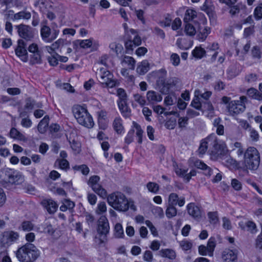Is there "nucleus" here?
I'll use <instances>...</instances> for the list:
<instances>
[{
    "label": "nucleus",
    "mask_w": 262,
    "mask_h": 262,
    "mask_svg": "<svg viewBox=\"0 0 262 262\" xmlns=\"http://www.w3.org/2000/svg\"><path fill=\"white\" fill-rule=\"evenodd\" d=\"M198 151L200 156L207 151L212 160L217 161L226 156L228 150L226 144L212 133L201 140Z\"/></svg>",
    "instance_id": "f257e3e1"
},
{
    "label": "nucleus",
    "mask_w": 262,
    "mask_h": 262,
    "mask_svg": "<svg viewBox=\"0 0 262 262\" xmlns=\"http://www.w3.org/2000/svg\"><path fill=\"white\" fill-rule=\"evenodd\" d=\"M108 204L114 209L121 212H125L130 208L135 211L137 210L134 202L128 200L124 194L116 191L109 194L107 197Z\"/></svg>",
    "instance_id": "f03ea898"
},
{
    "label": "nucleus",
    "mask_w": 262,
    "mask_h": 262,
    "mask_svg": "<svg viewBox=\"0 0 262 262\" xmlns=\"http://www.w3.org/2000/svg\"><path fill=\"white\" fill-rule=\"evenodd\" d=\"M39 255V250L31 243L22 246L16 252V257L20 262H34Z\"/></svg>",
    "instance_id": "7ed1b4c3"
},
{
    "label": "nucleus",
    "mask_w": 262,
    "mask_h": 262,
    "mask_svg": "<svg viewBox=\"0 0 262 262\" xmlns=\"http://www.w3.org/2000/svg\"><path fill=\"white\" fill-rule=\"evenodd\" d=\"M72 112L77 122L88 128L94 126V122L92 115L89 113L85 105H75L73 107Z\"/></svg>",
    "instance_id": "20e7f679"
},
{
    "label": "nucleus",
    "mask_w": 262,
    "mask_h": 262,
    "mask_svg": "<svg viewBox=\"0 0 262 262\" xmlns=\"http://www.w3.org/2000/svg\"><path fill=\"white\" fill-rule=\"evenodd\" d=\"M178 78L172 77L166 79L163 77H159L157 80V84L160 92L164 95L172 93L179 82Z\"/></svg>",
    "instance_id": "39448f33"
},
{
    "label": "nucleus",
    "mask_w": 262,
    "mask_h": 262,
    "mask_svg": "<svg viewBox=\"0 0 262 262\" xmlns=\"http://www.w3.org/2000/svg\"><path fill=\"white\" fill-rule=\"evenodd\" d=\"M117 96L118 97L117 101L118 108L122 116L126 118L130 116L131 112L127 104V94L123 88H118Z\"/></svg>",
    "instance_id": "423d86ee"
},
{
    "label": "nucleus",
    "mask_w": 262,
    "mask_h": 262,
    "mask_svg": "<svg viewBox=\"0 0 262 262\" xmlns=\"http://www.w3.org/2000/svg\"><path fill=\"white\" fill-rule=\"evenodd\" d=\"M1 177L6 182L14 185H19L25 180L24 177L20 172L10 168L4 169Z\"/></svg>",
    "instance_id": "0eeeda50"
},
{
    "label": "nucleus",
    "mask_w": 262,
    "mask_h": 262,
    "mask_svg": "<svg viewBox=\"0 0 262 262\" xmlns=\"http://www.w3.org/2000/svg\"><path fill=\"white\" fill-rule=\"evenodd\" d=\"M184 23H189L192 21L195 24V26L198 24L197 22L201 21V24L207 25V20L203 13H197L196 11L193 9L188 8L185 11L184 16L183 18Z\"/></svg>",
    "instance_id": "6e6552de"
},
{
    "label": "nucleus",
    "mask_w": 262,
    "mask_h": 262,
    "mask_svg": "<svg viewBox=\"0 0 262 262\" xmlns=\"http://www.w3.org/2000/svg\"><path fill=\"white\" fill-rule=\"evenodd\" d=\"M40 33L42 40L45 42L50 43L56 39L58 36L59 30L57 28H53L51 30L46 24L42 23Z\"/></svg>",
    "instance_id": "1a4fd4ad"
},
{
    "label": "nucleus",
    "mask_w": 262,
    "mask_h": 262,
    "mask_svg": "<svg viewBox=\"0 0 262 262\" xmlns=\"http://www.w3.org/2000/svg\"><path fill=\"white\" fill-rule=\"evenodd\" d=\"M130 33L134 36L133 38L132 36L128 35L126 37L124 41V46L126 52L127 53L132 52L134 49L140 46L142 42L141 37L135 30L131 29L130 30Z\"/></svg>",
    "instance_id": "9d476101"
},
{
    "label": "nucleus",
    "mask_w": 262,
    "mask_h": 262,
    "mask_svg": "<svg viewBox=\"0 0 262 262\" xmlns=\"http://www.w3.org/2000/svg\"><path fill=\"white\" fill-rule=\"evenodd\" d=\"M247 101V98L244 96H241L239 100H232L227 106L229 112L232 115H238L244 112Z\"/></svg>",
    "instance_id": "9b49d317"
},
{
    "label": "nucleus",
    "mask_w": 262,
    "mask_h": 262,
    "mask_svg": "<svg viewBox=\"0 0 262 262\" xmlns=\"http://www.w3.org/2000/svg\"><path fill=\"white\" fill-rule=\"evenodd\" d=\"M244 162L243 164H260V154L254 147L247 148L244 155Z\"/></svg>",
    "instance_id": "f8f14e48"
},
{
    "label": "nucleus",
    "mask_w": 262,
    "mask_h": 262,
    "mask_svg": "<svg viewBox=\"0 0 262 262\" xmlns=\"http://www.w3.org/2000/svg\"><path fill=\"white\" fill-rule=\"evenodd\" d=\"M99 180L100 178L98 176H94L90 178L88 183L98 195L102 198H105L107 196V191L98 183Z\"/></svg>",
    "instance_id": "ddd939ff"
},
{
    "label": "nucleus",
    "mask_w": 262,
    "mask_h": 262,
    "mask_svg": "<svg viewBox=\"0 0 262 262\" xmlns=\"http://www.w3.org/2000/svg\"><path fill=\"white\" fill-rule=\"evenodd\" d=\"M195 25L197 28L196 39L200 41H204L206 40L208 35L211 32L210 27L206 26V25L201 24V21L197 22Z\"/></svg>",
    "instance_id": "4468645a"
},
{
    "label": "nucleus",
    "mask_w": 262,
    "mask_h": 262,
    "mask_svg": "<svg viewBox=\"0 0 262 262\" xmlns=\"http://www.w3.org/2000/svg\"><path fill=\"white\" fill-rule=\"evenodd\" d=\"M19 237V235L17 232L8 231L3 233L1 241L3 245H10L15 242Z\"/></svg>",
    "instance_id": "2eb2a0df"
},
{
    "label": "nucleus",
    "mask_w": 262,
    "mask_h": 262,
    "mask_svg": "<svg viewBox=\"0 0 262 262\" xmlns=\"http://www.w3.org/2000/svg\"><path fill=\"white\" fill-rule=\"evenodd\" d=\"M97 122L99 129L105 130L108 124L107 112L104 110H101L97 113Z\"/></svg>",
    "instance_id": "dca6fc26"
},
{
    "label": "nucleus",
    "mask_w": 262,
    "mask_h": 262,
    "mask_svg": "<svg viewBox=\"0 0 262 262\" xmlns=\"http://www.w3.org/2000/svg\"><path fill=\"white\" fill-rule=\"evenodd\" d=\"M109 229L110 226L107 219L105 216H101L98 221V233L104 237L108 233Z\"/></svg>",
    "instance_id": "f3484780"
},
{
    "label": "nucleus",
    "mask_w": 262,
    "mask_h": 262,
    "mask_svg": "<svg viewBox=\"0 0 262 262\" xmlns=\"http://www.w3.org/2000/svg\"><path fill=\"white\" fill-rule=\"evenodd\" d=\"M236 250H225L222 254V260L223 262H235L237 259Z\"/></svg>",
    "instance_id": "a211bd4d"
},
{
    "label": "nucleus",
    "mask_w": 262,
    "mask_h": 262,
    "mask_svg": "<svg viewBox=\"0 0 262 262\" xmlns=\"http://www.w3.org/2000/svg\"><path fill=\"white\" fill-rule=\"evenodd\" d=\"M185 203V199L183 196L179 197L176 193H171L168 197V205L176 206L178 205L179 207H182Z\"/></svg>",
    "instance_id": "6ab92c4d"
},
{
    "label": "nucleus",
    "mask_w": 262,
    "mask_h": 262,
    "mask_svg": "<svg viewBox=\"0 0 262 262\" xmlns=\"http://www.w3.org/2000/svg\"><path fill=\"white\" fill-rule=\"evenodd\" d=\"M187 209L188 214L194 219L199 220L201 217V210L194 203H191L188 204Z\"/></svg>",
    "instance_id": "aec40b11"
},
{
    "label": "nucleus",
    "mask_w": 262,
    "mask_h": 262,
    "mask_svg": "<svg viewBox=\"0 0 262 262\" xmlns=\"http://www.w3.org/2000/svg\"><path fill=\"white\" fill-rule=\"evenodd\" d=\"M41 203L49 213H54L58 208V205L52 199H45Z\"/></svg>",
    "instance_id": "412c9836"
},
{
    "label": "nucleus",
    "mask_w": 262,
    "mask_h": 262,
    "mask_svg": "<svg viewBox=\"0 0 262 262\" xmlns=\"http://www.w3.org/2000/svg\"><path fill=\"white\" fill-rule=\"evenodd\" d=\"M146 98L149 103L154 105L161 102L163 98L158 93L154 91H149L147 93Z\"/></svg>",
    "instance_id": "4be33fe9"
},
{
    "label": "nucleus",
    "mask_w": 262,
    "mask_h": 262,
    "mask_svg": "<svg viewBox=\"0 0 262 262\" xmlns=\"http://www.w3.org/2000/svg\"><path fill=\"white\" fill-rule=\"evenodd\" d=\"M191 56L192 57V59L194 58L195 60L201 59L204 57H206V51L201 46H196L192 50Z\"/></svg>",
    "instance_id": "5701e85b"
},
{
    "label": "nucleus",
    "mask_w": 262,
    "mask_h": 262,
    "mask_svg": "<svg viewBox=\"0 0 262 262\" xmlns=\"http://www.w3.org/2000/svg\"><path fill=\"white\" fill-rule=\"evenodd\" d=\"M17 31L19 35L26 40L30 39L32 35L30 32L28 26L24 24H21L17 26Z\"/></svg>",
    "instance_id": "b1692460"
},
{
    "label": "nucleus",
    "mask_w": 262,
    "mask_h": 262,
    "mask_svg": "<svg viewBox=\"0 0 262 262\" xmlns=\"http://www.w3.org/2000/svg\"><path fill=\"white\" fill-rule=\"evenodd\" d=\"M113 127L114 130L118 134H122L124 133V129L123 126V121L119 115L114 119L113 122Z\"/></svg>",
    "instance_id": "393cba45"
},
{
    "label": "nucleus",
    "mask_w": 262,
    "mask_h": 262,
    "mask_svg": "<svg viewBox=\"0 0 262 262\" xmlns=\"http://www.w3.org/2000/svg\"><path fill=\"white\" fill-rule=\"evenodd\" d=\"M178 47L181 50H188L193 45V41L185 38H178L176 41Z\"/></svg>",
    "instance_id": "a878e982"
},
{
    "label": "nucleus",
    "mask_w": 262,
    "mask_h": 262,
    "mask_svg": "<svg viewBox=\"0 0 262 262\" xmlns=\"http://www.w3.org/2000/svg\"><path fill=\"white\" fill-rule=\"evenodd\" d=\"M49 117L48 115L45 116L38 123L37 125L38 131L40 134H44L46 132L49 125Z\"/></svg>",
    "instance_id": "bb28decb"
},
{
    "label": "nucleus",
    "mask_w": 262,
    "mask_h": 262,
    "mask_svg": "<svg viewBox=\"0 0 262 262\" xmlns=\"http://www.w3.org/2000/svg\"><path fill=\"white\" fill-rule=\"evenodd\" d=\"M42 51H39L30 55V64L31 65L40 64L42 62Z\"/></svg>",
    "instance_id": "cd10ccee"
},
{
    "label": "nucleus",
    "mask_w": 262,
    "mask_h": 262,
    "mask_svg": "<svg viewBox=\"0 0 262 262\" xmlns=\"http://www.w3.org/2000/svg\"><path fill=\"white\" fill-rule=\"evenodd\" d=\"M15 52L22 61L26 62L28 61V56L26 48L16 47Z\"/></svg>",
    "instance_id": "c85d7f7f"
},
{
    "label": "nucleus",
    "mask_w": 262,
    "mask_h": 262,
    "mask_svg": "<svg viewBox=\"0 0 262 262\" xmlns=\"http://www.w3.org/2000/svg\"><path fill=\"white\" fill-rule=\"evenodd\" d=\"M247 95L251 99L258 101L262 100V93L254 88H250L247 90Z\"/></svg>",
    "instance_id": "c756f323"
},
{
    "label": "nucleus",
    "mask_w": 262,
    "mask_h": 262,
    "mask_svg": "<svg viewBox=\"0 0 262 262\" xmlns=\"http://www.w3.org/2000/svg\"><path fill=\"white\" fill-rule=\"evenodd\" d=\"M159 254L162 257L173 259L176 258V254L174 250L170 249H163L159 251Z\"/></svg>",
    "instance_id": "7c9ffc66"
},
{
    "label": "nucleus",
    "mask_w": 262,
    "mask_h": 262,
    "mask_svg": "<svg viewBox=\"0 0 262 262\" xmlns=\"http://www.w3.org/2000/svg\"><path fill=\"white\" fill-rule=\"evenodd\" d=\"M149 70V64L147 60H143L137 66V72L140 75H144Z\"/></svg>",
    "instance_id": "2f4dec72"
},
{
    "label": "nucleus",
    "mask_w": 262,
    "mask_h": 262,
    "mask_svg": "<svg viewBox=\"0 0 262 262\" xmlns=\"http://www.w3.org/2000/svg\"><path fill=\"white\" fill-rule=\"evenodd\" d=\"M175 171L177 175L185 178L188 181L192 176L191 172L188 173L187 169L179 168L178 167V165H177V166L175 167Z\"/></svg>",
    "instance_id": "473e14b6"
},
{
    "label": "nucleus",
    "mask_w": 262,
    "mask_h": 262,
    "mask_svg": "<svg viewBox=\"0 0 262 262\" xmlns=\"http://www.w3.org/2000/svg\"><path fill=\"white\" fill-rule=\"evenodd\" d=\"M197 28L190 23H185L184 32L187 35L194 36L196 33Z\"/></svg>",
    "instance_id": "72a5a7b5"
},
{
    "label": "nucleus",
    "mask_w": 262,
    "mask_h": 262,
    "mask_svg": "<svg viewBox=\"0 0 262 262\" xmlns=\"http://www.w3.org/2000/svg\"><path fill=\"white\" fill-rule=\"evenodd\" d=\"M172 22L171 15L169 13H167L165 15L164 19L162 20H160L158 23L159 25L163 27H169L171 26Z\"/></svg>",
    "instance_id": "f704fd0d"
},
{
    "label": "nucleus",
    "mask_w": 262,
    "mask_h": 262,
    "mask_svg": "<svg viewBox=\"0 0 262 262\" xmlns=\"http://www.w3.org/2000/svg\"><path fill=\"white\" fill-rule=\"evenodd\" d=\"M19 228L25 232H30L34 230V226L31 222L26 221L21 223Z\"/></svg>",
    "instance_id": "c9c22d12"
},
{
    "label": "nucleus",
    "mask_w": 262,
    "mask_h": 262,
    "mask_svg": "<svg viewBox=\"0 0 262 262\" xmlns=\"http://www.w3.org/2000/svg\"><path fill=\"white\" fill-rule=\"evenodd\" d=\"M114 236L116 238H122L124 236L122 226L120 223H117L114 227Z\"/></svg>",
    "instance_id": "e433bc0d"
},
{
    "label": "nucleus",
    "mask_w": 262,
    "mask_h": 262,
    "mask_svg": "<svg viewBox=\"0 0 262 262\" xmlns=\"http://www.w3.org/2000/svg\"><path fill=\"white\" fill-rule=\"evenodd\" d=\"M9 137L14 139L21 140L24 135L15 127H12L9 132Z\"/></svg>",
    "instance_id": "4c0bfd02"
},
{
    "label": "nucleus",
    "mask_w": 262,
    "mask_h": 262,
    "mask_svg": "<svg viewBox=\"0 0 262 262\" xmlns=\"http://www.w3.org/2000/svg\"><path fill=\"white\" fill-rule=\"evenodd\" d=\"M251 55L253 59L259 60L262 57V52L258 46H254L251 49Z\"/></svg>",
    "instance_id": "58836bf2"
},
{
    "label": "nucleus",
    "mask_w": 262,
    "mask_h": 262,
    "mask_svg": "<svg viewBox=\"0 0 262 262\" xmlns=\"http://www.w3.org/2000/svg\"><path fill=\"white\" fill-rule=\"evenodd\" d=\"M122 63H124L127 64L128 68L130 69H134L135 67L136 60L135 59L131 57L128 56H125L122 59Z\"/></svg>",
    "instance_id": "ea45409f"
},
{
    "label": "nucleus",
    "mask_w": 262,
    "mask_h": 262,
    "mask_svg": "<svg viewBox=\"0 0 262 262\" xmlns=\"http://www.w3.org/2000/svg\"><path fill=\"white\" fill-rule=\"evenodd\" d=\"M177 210L175 206L173 205H168L165 212L166 216L168 219H170L171 217L175 216L177 215Z\"/></svg>",
    "instance_id": "a19ab883"
},
{
    "label": "nucleus",
    "mask_w": 262,
    "mask_h": 262,
    "mask_svg": "<svg viewBox=\"0 0 262 262\" xmlns=\"http://www.w3.org/2000/svg\"><path fill=\"white\" fill-rule=\"evenodd\" d=\"M146 188L148 190L154 194H156L159 190V185L155 182H149L146 184Z\"/></svg>",
    "instance_id": "79ce46f5"
},
{
    "label": "nucleus",
    "mask_w": 262,
    "mask_h": 262,
    "mask_svg": "<svg viewBox=\"0 0 262 262\" xmlns=\"http://www.w3.org/2000/svg\"><path fill=\"white\" fill-rule=\"evenodd\" d=\"M59 156L60 158L57 159L54 164H70L67 160L68 154L65 150H61Z\"/></svg>",
    "instance_id": "37998d69"
},
{
    "label": "nucleus",
    "mask_w": 262,
    "mask_h": 262,
    "mask_svg": "<svg viewBox=\"0 0 262 262\" xmlns=\"http://www.w3.org/2000/svg\"><path fill=\"white\" fill-rule=\"evenodd\" d=\"M58 56H59V54L58 53H55L48 57L47 60L50 66L56 67L58 65Z\"/></svg>",
    "instance_id": "c03bdc74"
},
{
    "label": "nucleus",
    "mask_w": 262,
    "mask_h": 262,
    "mask_svg": "<svg viewBox=\"0 0 262 262\" xmlns=\"http://www.w3.org/2000/svg\"><path fill=\"white\" fill-rule=\"evenodd\" d=\"M151 212L153 214L157 217L162 219L164 216V211L161 207L154 206L151 209Z\"/></svg>",
    "instance_id": "a18cd8bd"
},
{
    "label": "nucleus",
    "mask_w": 262,
    "mask_h": 262,
    "mask_svg": "<svg viewBox=\"0 0 262 262\" xmlns=\"http://www.w3.org/2000/svg\"><path fill=\"white\" fill-rule=\"evenodd\" d=\"M107 207L106 204L104 202H100L97 204L96 209V213L99 215L102 214L106 212Z\"/></svg>",
    "instance_id": "49530a36"
},
{
    "label": "nucleus",
    "mask_w": 262,
    "mask_h": 262,
    "mask_svg": "<svg viewBox=\"0 0 262 262\" xmlns=\"http://www.w3.org/2000/svg\"><path fill=\"white\" fill-rule=\"evenodd\" d=\"M216 245V241L214 238L211 237L208 241L207 247L209 249L210 256L213 255V251Z\"/></svg>",
    "instance_id": "de8ad7c7"
},
{
    "label": "nucleus",
    "mask_w": 262,
    "mask_h": 262,
    "mask_svg": "<svg viewBox=\"0 0 262 262\" xmlns=\"http://www.w3.org/2000/svg\"><path fill=\"white\" fill-rule=\"evenodd\" d=\"M177 125V119L174 117H171L167 120L165 124V126L167 129H174Z\"/></svg>",
    "instance_id": "09e8293b"
},
{
    "label": "nucleus",
    "mask_w": 262,
    "mask_h": 262,
    "mask_svg": "<svg viewBox=\"0 0 262 262\" xmlns=\"http://www.w3.org/2000/svg\"><path fill=\"white\" fill-rule=\"evenodd\" d=\"M73 168L75 170L80 171L82 174L86 175L89 172V168L86 165H78L74 166Z\"/></svg>",
    "instance_id": "8fccbe9b"
},
{
    "label": "nucleus",
    "mask_w": 262,
    "mask_h": 262,
    "mask_svg": "<svg viewBox=\"0 0 262 262\" xmlns=\"http://www.w3.org/2000/svg\"><path fill=\"white\" fill-rule=\"evenodd\" d=\"M135 127L136 129V135L138 138V142L139 144H141L142 142L143 131L142 129L141 126L137 123L136 124Z\"/></svg>",
    "instance_id": "3c124183"
},
{
    "label": "nucleus",
    "mask_w": 262,
    "mask_h": 262,
    "mask_svg": "<svg viewBox=\"0 0 262 262\" xmlns=\"http://www.w3.org/2000/svg\"><path fill=\"white\" fill-rule=\"evenodd\" d=\"M59 39H58L54 43H53L51 46L47 47V50L48 52L51 54V55H52L53 54L57 53L55 51V49L59 48Z\"/></svg>",
    "instance_id": "603ef678"
},
{
    "label": "nucleus",
    "mask_w": 262,
    "mask_h": 262,
    "mask_svg": "<svg viewBox=\"0 0 262 262\" xmlns=\"http://www.w3.org/2000/svg\"><path fill=\"white\" fill-rule=\"evenodd\" d=\"M243 166L237 167V169L243 170L245 173L248 172V169L254 170L258 168V165H243Z\"/></svg>",
    "instance_id": "864d4df0"
},
{
    "label": "nucleus",
    "mask_w": 262,
    "mask_h": 262,
    "mask_svg": "<svg viewBox=\"0 0 262 262\" xmlns=\"http://www.w3.org/2000/svg\"><path fill=\"white\" fill-rule=\"evenodd\" d=\"M210 223L215 224L219 222V218L216 212H209L208 213Z\"/></svg>",
    "instance_id": "5fc2aeb1"
},
{
    "label": "nucleus",
    "mask_w": 262,
    "mask_h": 262,
    "mask_svg": "<svg viewBox=\"0 0 262 262\" xmlns=\"http://www.w3.org/2000/svg\"><path fill=\"white\" fill-rule=\"evenodd\" d=\"M182 25V21L179 17H176L173 21L171 22V29L173 31H176L180 29Z\"/></svg>",
    "instance_id": "6e6d98bb"
},
{
    "label": "nucleus",
    "mask_w": 262,
    "mask_h": 262,
    "mask_svg": "<svg viewBox=\"0 0 262 262\" xmlns=\"http://www.w3.org/2000/svg\"><path fill=\"white\" fill-rule=\"evenodd\" d=\"M170 61L174 67L178 66L180 63V58L177 53H172L170 55Z\"/></svg>",
    "instance_id": "4d7b16f0"
},
{
    "label": "nucleus",
    "mask_w": 262,
    "mask_h": 262,
    "mask_svg": "<svg viewBox=\"0 0 262 262\" xmlns=\"http://www.w3.org/2000/svg\"><path fill=\"white\" fill-rule=\"evenodd\" d=\"M178 123L180 128H184L188 123V118L187 117H179L178 120Z\"/></svg>",
    "instance_id": "13d9d810"
},
{
    "label": "nucleus",
    "mask_w": 262,
    "mask_h": 262,
    "mask_svg": "<svg viewBox=\"0 0 262 262\" xmlns=\"http://www.w3.org/2000/svg\"><path fill=\"white\" fill-rule=\"evenodd\" d=\"M253 13L256 20H258L262 19V7H256L254 10Z\"/></svg>",
    "instance_id": "bf43d9fd"
},
{
    "label": "nucleus",
    "mask_w": 262,
    "mask_h": 262,
    "mask_svg": "<svg viewBox=\"0 0 262 262\" xmlns=\"http://www.w3.org/2000/svg\"><path fill=\"white\" fill-rule=\"evenodd\" d=\"M21 125L25 128H30L32 125L31 120L28 117L24 118L21 119Z\"/></svg>",
    "instance_id": "052dcab7"
},
{
    "label": "nucleus",
    "mask_w": 262,
    "mask_h": 262,
    "mask_svg": "<svg viewBox=\"0 0 262 262\" xmlns=\"http://www.w3.org/2000/svg\"><path fill=\"white\" fill-rule=\"evenodd\" d=\"M142 113L145 118L146 120L150 121V116L152 114L151 110L147 107H143L142 109Z\"/></svg>",
    "instance_id": "680f3d73"
},
{
    "label": "nucleus",
    "mask_w": 262,
    "mask_h": 262,
    "mask_svg": "<svg viewBox=\"0 0 262 262\" xmlns=\"http://www.w3.org/2000/svg\"><path fill=\"white\" fill-rule=\"evenodd\" d=\"M213 88L215 90L220 91L225 89V84L222 80H219L214 83Z\"/></svg>",
    "instance_id": "e2e57ef3"
},
{
    "label": "nucleus",
    "mask_w": 262,
    "mask_h": 262,
    "mask_svg": "<svg viewBox=\"0 0 262 262\" xmlns=\"http://www.w3.org/2000/svg\"><path fill=\"white\" fill-rule=\"evenodd\" d=\"M145 224L149 228L151 233L154 236H156L158 235V232L157 231V229L153 225L152 223L150 221H146Z\"/></svg>",
    "instance_id": "0e129e2a"
},
{
    "label": "nucleus",
    "mask_w": 262,
    "mask_h": 262,
    "mask_svg": "<svg viewBox=\"0 0 262 262\" xmlns=\"http://www.w3.org/2000/svg\"><path fill=\"white\" fill-rule=\"evenodd\" d=\"M35 101L31 100L30 98H27L26 100L25 108L28 110H32L34 107Z\"/></svg>",
    "instance_id": "69168bd1"
},
{
    "label": "nucleus",
    "mask_w": 262,
    "mask_h": 262,
    "mask_svg": "<svg viewBox=\"0 0 262 262\" xmlns=\"http://www.w3.org/2000/svg\"><path fill=\"white\" fill-rule=\"evenodd\" d=\"M180 245L184 250H188L192 247L191 243L186 240L180 242Z\"/></svg>",
    "instance_id": "338daca9"
},
{
    "label": "nucleus",
    "mask_w": 262,
    "mask_h": 262,
    "mask_svg": "<svg viewBox=\"0 0 262 262\" xmlns=\"http://www.w3.org/2000/svg\"><path fill=\"white\" fill-rule=\"evenodd\" d=\"M79 45L82 48L88 49L92 46V41L90 39L82 40L80 41Z\"/></svg>",
    "instance_id": "774afa93"
}]
</instances>
